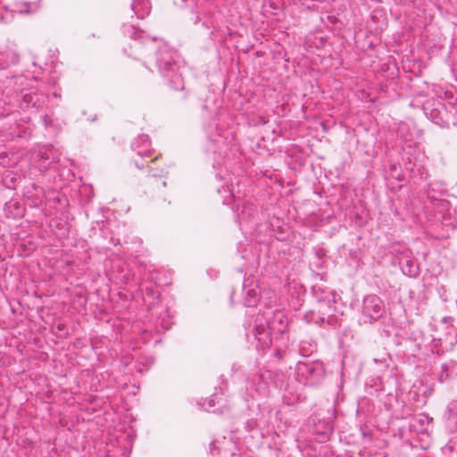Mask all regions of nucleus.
<instances>
[{"label": "nucleus", "instance_id": "obj_9", "mask_svg": "<svg viewBox=\"0 0 457 457\" xmlns=\"http://www.w3.org/2000/svg\"><path fill=\"white\" fill-rule=\"evenodd\" d=\"M332 431L333 427L331 423L325 420H319L318 424H315L313 427V433L319 436V441L320 442L327 441Z\"/></svg>", "mask_w": 457, "mask_h": 457}, {"label": "nucleus", "instance_id": "obj_6", "mask_svg": "<svg viewBox=\"0 0 457 457\" xmlns=\"http://www.w3.org/2000/svg\"><path fill=\"white\" fill-rule=\"evenodd\" d=\"M21 94L22 108L39 110L46 104L47 96L36 87L24 88L21 90Z\"/></svg>", "mask_w": 457, "mask_h": 457}, {"label": "nucleus", "instance_id": "obj_24", "mask_svg": "<svg viewBox=\"0 0 457 457\" xmlns=\"http://www.w3.org/2000/svg\"><path fill=\"white\" fill-rule=\"evenodd\" d=\"M183 2H185L186 0H182Z\"/></svg>", "mask_w": 457, "mask_h": 457}, {"label": "nucleus", "instance_id": "obj_21", "mask_svg": "<svg viewBox=\"0 0 457 457\" xmlns=\"http://www.w3.org/2000/svg\"><path fill=\"white\" fill-rule=\"evenodd\" d=\"M444 371L445 372V378H452L453 376V372L450 371L449 364H445L442 366Z\"/></svg>", "mask_w": 457, "mask_h": 457}, {"label": "nucleus", "instance_id": "obj_22", "mask_svg": "<svg viewBox=\"0 0 457 457\" xmlns=\"http://www.w3.org/2000/svg\"><path fill=\"white\" fill-rule=\"evenodd\" d=\"M214 397H215V395H212V396H211V398H210V399H209V401H208V405H209V407H210V408H212V407H214V406H215Z\"/></svg>", "mask_w": 457, "mask_h": 457}, {"label": "nucleus", "instance_id": "obj_12", "mask_svg": "<svg viewBox=\"0 0 457 457\" xmlns=\"http://www.w3.org/2000/svg\"><path fill=\"white\" fill-rule=\"evenodd\" d=\"M256 213L255 206L250 202H245L242 206L240 212H237V216L238 222L249 221Z\"/></svg>", "mask_w": 457, "mask_h": 457}, {"label": "nucleus", "instance_id": "obj_14", "mask_svg": "<svg viewBox=\"0 0 457 457\" xmlns=\"http://www.w3.org/2000/svg\"><path fill=\"white\" fill-rule=\"evenodd\" d=\"M227 131L220 130L216 133H209L208 137L211 142L213 143L214 146L218 149H221L222 145H226Z\"/></svg>", "mask_w": 457, "mask_h": 457}, {"label": "nucleus", "instance_id": "obj_2", "mask_svg": "<svg viewBox=\"0 0 457 457\" xmlns=\"http://www.w3.org/2000/svg\"><path fill=\"white\" fill-rule=\"evenodd\" d=\"M287 328L286 316L280 310L268 308L262 313H258L252 330L257 341L256 347L261 350L269 348L272 343V336L285 333Z\"/></svg>", "mask_w": 457, "mask_h": 457}, {"label": "nucleus", "instance_id": "obj_10", "mask_svg": "<svg viewBox=\"0 0 457 457\" xmlns=\"http://www.w3.org/2000/svg\"><path fill=\"white\" fill-rule=\"evenodd\" d=\"M131 9L138 19H144L150 13L151 4L149 0H134Z\"/></svg>", "mask_w": 457, "mask_h": 457}, {"label": "nucleus", "instance_id": "obj_17", "mask_svg": "<svg viewBox=\"0 0 457 457\" xmlns=\"http://www.w3.org/2000/svg\"><path fill=\"white\" fill-rule=\"evenodd\" d=\"M37 156L40 161L50 160L51 162H58L57 158L54 156L53 149L50 147H44L39 150Z\"/></svg>", "mask_w": 457, "mask_h": 457}, {"label": "nucleus", "instance_id": "obj_4", "mask_svg": "<svg viewBox=\"0 0 457 457\" xmlns=\"http://www.w3.org/2000/svg\"><path fill=\"white\" fill-rule=\"evenodd\" d=\"M296 376L300 383L313 386L319 385L325 377V368L320 361H298Z\"/></svg>", "mask_w": 457, "mask_h": 457}, {"label": "nucleus", "instance_id": "obj_5", "mask_svg": "<svg viewBox=\"0 0 457 457\" xmlns=\"http://www.w3.org/2000/svg\"><path fill=\"white\" fill-rule=\"evenodd\" d=\"M361 313L369 322L378 320L385 313L384 302L376 295L365 296L362 301Z\"/></svg>", "mask_w": 457, "mask_h": 457}, {"label": "nucleus", "instance_id": "obj_1", "mask_svg": "<svg viewBox=\"0 0 457 457\" xmlns=\"http://www.w3.org/2000/svg\"><path fill=\"white\" fill-rule=\"evenodd\" d=\"M122 32L134 41L129 46L130 55L135 54V58L144 57L145 64L149 70L151 68L147 65L153 64L170 88L184 89L179 55L177 51L165 43L157 46L156 37H146L144 31L133 25H124Z\"/></svg>", "mask_w": 457, "mask_h": 457}, {"label": "nucleus", "instance_id": "obj_8", "mask_svg": "<svg viewBox=\"0 0 457 457\" xmlns=\"http://www.w3.org/2000/svg\"><path fill=\"white\" fill-rule=\"evenodd\" d=\"M148 175L145 179V193L148 195H154V189H161L166 187V181L162 179L160 175L154 172L153 168L149 167Z\"/></svg>", "mask_w": 457, "mask_h": 457}, {"label": "nucleus", "instance_id": "obj_20", "mask_svg": "<svg viewBox=\"0 0 457 457\" xmlns=\"http://www.w3.org/2000/svg\"><path fill=\"white\" fill-rule=\"evenodd\" d=\"M31 5H32L31 3L24 2L21 4V7L19 9V12L21 13L22 12L29 13V12H32Z\"/></svg>", "mask_w": 457, "mask_h": 457}, {"label": "nucleus", "instance_id": "obj_19", "mask_svg": "<svg viewBox=\"0 0 457 457\" xmlns=\"http://www.w3.org/2000/svg\"><path fill=\"white\" fill-rule=\"evenodd\" d=\"M303 319L304 320L307 322V323H311V322H313L314 323V320L317 319V312L312 311L310 312H306L303 316Z\"/></svg>", "mask_w": 457, "mask_h": 457}, {"label": "nucleus", "instance_id": "obj_3", "mask_svg": "<svg viewBox=\"0 0 457 457\" xmlns=\"http://www.w3.org/2000/svg\"><path fill=\"white\" fill-rule=\"evenodd\" d=\"M336 303L335 295L332 294L327 295L325 300L320 301L314 323L329 328L340 327L342 319L336 311Z\"/></svg>", "mask_w": 457, "mask_h": 457}, {"label": "nucleus", "instance_id": "obj_18", "mask_svg": "<svg viewBox=\"0 0 457 457\" xmlns=\"http://www.w3.org/2000/svg\"><path fill=\"white\" fill-rule=\"evenodd\" d=\"M425 420H428V417L425 415H419L417 417H413L411 419V424L410 425V429H416V423L422 424Z\"/></svg>", "mask_w": 457, "mask_h": 457}, {"label": "nucleus", "instance_id": "obj_15", "mask_svg": "<svg viewBox=\"0 0 457 457\" xmlns=\"http://www.w3.org/2000/svg\"><path fill=\"white\" fill-rule=\"evenodd\" d=\"M259 302V292L256 288H249L245 291L244 304L246 307H253Z\"/></svg>", "mask_w": 457, "mask_h": 457}, {"label": "nucleus", "instance_id": "obj_7", "mask_svg": "<svg viewBox=\"0 0 457 457\" xmlns=\"http://www.w3.org/2000/svg\"><path fill=\"white\" fill-rule=\"evenodd\" d=\"M132 150L137 153L141 160L134 159L136 167L139 170L144 169L145 164V156H149L152 151V145L149 137L145 134L139 135L131 144Z\"/></svg>", "mask_w": 457, "mask_h": 457}, {"label": "nucleus", "instance_id": "obj_16", "mask_svg": "<svg viewBox=\"0 0 457 457\" xmlns=\"http://www.w3.org/2000/svg\"><path fill=\"white\" fill-rule=\"evenodd\" d=\"M283 403L288 406H293L300 401V395L295 394L290 386L285 389L283 394Z\"/></svg>", "mask_w": 457, "mask_h": 457}, {"label": "nucleus", "instance_id": "obj_13", "mask_svg": "<svg viewBox=\"0 0 457 457\" xmlns=\"http://www.w3.org/2000/svg\"><path fill=\"white\" fill-rule=\"evenodd\" d=\"M402 271L403 274L411 278H415L419 274L420 268L416 262L413 259L410 258L405 260V262L402 263Z\"/></svg>", "mask_w": 457, "mask_h": 457}, {"label": "nucleus", "instance_id": "obj_23", "mask_svg": "<svg viewBox=\"0 0 457 457\" xmlns=\"http://www.w3.org/2000/svg\"><path fill=\"white\" fill-rule=\"evenodd\" d=\"M246 425H247L248 429L251 430V429H253L255 427L256 422L254 420H249L246 423Z\"/></svg>", "mask_w": 457, "mask_h": 457}, {"label": "nucleus", "instance_id": "obj_11", "mask_svg": "<svg viewBox=\"0 0 457 457\" xmlns=\"http://www.w3.org/2000/svg\"><path fill=\"white\" fill-rule=\"evenodd\" d=\"M25 195L28 197H30L33 199L34 203L42 202L43 198L45 197V190L42 187L31 183L30 186H28L25 189Z\"/></svg>", "mask_w": 457, "mask_h": 457}]
</instances>
